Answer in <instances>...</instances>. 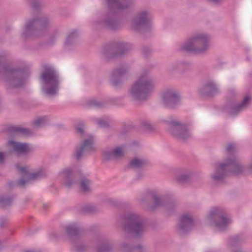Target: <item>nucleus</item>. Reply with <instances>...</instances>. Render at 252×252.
Segmentation results:
<instances>
[{
  "label": "nucleus",
  "mask_w": 252,
  "mask_h": 252,
  "mask_svg": "<svg viewBox=\"0 0 252 252\" xmlns=\"http://www.w3.org/2000/svg\"><path fill=\"white\" fill-rule=\"evenodd\" d=\"M8 59L6 52L0 53V73L5 77L7 88L9 90L22 88L25 86L29 75L27 67H13L4 64Z\"/></svg>",
  "instance_id": "obj_1"
},
{
  "label": "nucleus",
  "mask_w": 252,
  "mask_h": 252,
  "mask_svg": "<svg viewBox=\"0 0 252 252\" xmlns=\"http://www.w3.org/2000/svg\"><path fill=\"white\" fill-rule=\"evenodd\" d=\"M108 5V11L99 22L100 26L111 30L118 29L121 26L119 12L131 5L130 2L122 0H103Z\"/></svg>",
  "instance_id": "obj_2"
},
{
  "label": "nucleus",
  "mask_w": 252,
  "mask_h": 252,
  "mask_svg": "<svg viewBox=\"0 0 252 252\" xmlns=\"http://www.w3.org/2000/svg\"><path fill=\"white\" fill-rule=\"evenodd\" d=\"M42 68L43 71L40 76L41 89L48 95H55L59 89L58 74L53 67L48 64H44Z\"/></svg>",
  "instance_id": "obj_3"
},
{
  "label": "nucleus",
  "mask_w": 252,
  "mask_h": 252,
  "mask_svg": "<svg viewBox=\"0 0 252 252\" xmlns=\"http://www.w3.org/2000/svg\"><path fill=\"white\" fill-rule=\"evenodd\" d=\"M244 170V168L239 160L233 157L226 158L223 162L220 163L212 175V178L216 183H222L229 174H238L243 173Z\"/></svg>",
  "instance_id": "obj_4"
},
{
  "label": "nucleus",
  "mask_w": 252,
  "mask_h": 252,
  "mask_svg": "<svg viewBox=\"0 0 252 252\" xmlns=\"http://www.w3.org/2000/svg\"><path fill=\"white\" fill-rule=\"evenodd\" d=\"M210 47V36L205 33L196 34L182 44L179 50L181 52H190L196 54H205Z\"/></svg>",
  "instance_id": "obj_5"
},
{
  "label": "nucleus",
  "mask_w": 252,
  "mask_h": 252,
  "mask_svg": "<svg viewBox=\"0 0 252 252\" xmlns=\"http://www.w3.org/2000/svg\"><path fill=\"white\" fill-rule=\"evenodd\" d=\"M50 27L48 18L39 16L27 22L23 35L26 38L43 36L47 33Z\"/></svg>",
  "instance_id": "obj_6"
},
{
  "label": "nucleus",
  "mask_w": 252,
  "mask_h": 252,
  "mask_svg": "<svg viewBox=\"0 0 252 252\" xmlns=\"http://www.w3.org/2000/svg\"><path fill=\"white\" fill-rule=\"evenodd\" d=\"M121 226L132 238L140 237L142 234L141 216L136 213H131L122 218Z\"/></svg>",
  "instance_id": "obj_7"
},
{
  "label": "nucleus",
  "mask_w": 252,
  "mask_h": 252,
  "mask_svg": "<svg viewBox=\"0 0 252 252\" xmlns=\"http://www.w3.org/2000/svg\"><path fill=\"white\" fill-rule=\"evenodd\" d=\"M207 220L211 225L216 227L220 231L226 230L231 222V219L228 217L225 210L220 207L212 208L207 216Z\"/></svg>",
  "instance_id": "obj_8"
},
{
  "label": "nucleus",
  "mask_w": 252,
  "mask_h": 252,
  "mask_svg": "<svg viewBox=\"0 0 252 252\" xmlns=\"http://www.w3.org/2000/svg\"><path fill=\"white\" fill-rule=\"evenodd\" d=\"M153 66L143 70V103L148 101L155 91L156 84L154 78L150 75V70Z\"/></svg>",
  "instance_id": "obj_9"
},
{
  "label": "nucleus",
  "mask_w": 252,
  "mask_h": 252,
  "mask_svg": "<svg viewBox=\"0 0 252 252\" xmlns=\"http://www.w3.org/2000/svg\"><path fill=\"white\" fill-rule=\"evenodd\" d=\"M66 231L71 239L72 245L75 251L78 252H84L87 250V247L79 237L80 229L76 224L73 223L66 226Z\"/></svg>",
  "instance_id": "obj_10"
},
{
  "label": "nucleus",
  "mask_w": 252,
  "mask_h": 252,
  "mask_svg": "<svg viewBox=\"0 0 252 252\" xmlns=\"http://www.w3.org/2000/svg\"><path fill=\"white\" fill-rule=\"evenodd\" d=\"M145 194H150L154 201L153 204L149 205L148 209L154 211L160 207H164L167 211L173 209L175 207L174 203L172 201L168 200L167 198L161 195L156 194L152 192H145Z\"/></svg>",
  "instance_id": "obj_11"
},
{
  "label": "nucleus",
  "mask_w": 252,
  "mask_h": 252,
  "mask_svg": "<svg viewBox=\"0 0 252 252\" xmlns=\"http://www.w3.org/2000/svg\"><path fill=\"white\" fill-rule=\"evenodd\" d=\"M169 131L174 138L180 141H185L191 137L186 126L177 121L170 122Z\"/></svg>",
  "instance_id": "obj_12"
},
{
  "label": "nucleus",
  "mask_w": 252,
  "mask_h": 252,
  "mask_svg": "<svg viewBox=\"0 0 252 252\" xmlns=\"http://www.w3.org/2000/svg\"><path fill=\"white\" fill-rule=\"evenodd\" d=\"M128 50L127 44L120 42L113 46L105 47L103 50V54L107 59H113L124 56L127 54Z\"/></svg>",
  "instance_id": "obj_13"
},
{
  "label": "nucleus",
  "mask_w": 252,
  "mask_h": 252,
  "mask_svg": "<svg viewBox=\"0 0 252 252\" xmlns=\"http://www.w3.org/2000/svg\"><path fill=\"white\" fill-rule=\"evenodd\" d=\"M161 101L165 107L174 109L181 104V97L176 91L169 90L162 93Z\"/></svg>",
  "instance_id": "obj_14"
},
{
  "label": "nucleus",
  "mask_w": 252,
  "mask_h": 252,
  "mask_svg": "<svg viewBox=\"0 0 252 252\" xmlns=\"http://www.w3.org/2000/svg\"><path fill=\"white\" fill-rule=\"evenodd\" d=\"M153 16L152 12L143 10V38L149 37L153 30Z\"/></svg>",
  "instance_id": "obj_15"
},
{
  "label": "nucleus",
  "mask_w": 252,
  "mask_h": 252,
  "mask_svg": "<svg viewBox=\"0 0 252 252\" xmlns=\"http://www.w3.org/2000/svg\"><path fill=\"white\" fill-rule=\"evenodd\" d=\"M94 141L92 138L85 140L80 145L76 148L75 157L77 160L85 155L90 154L94 150L93 146Z\"/></svg>",
  "instance_id": "obj_16"
},
{
  "label": "nucleus",
  "mask_w": 252,
  "mask_h": 252,
  "mask_svg": "<svg viewBox=\"0 0 252 252\" xmlns=\"http://www.w3.org/2000/svg\"><path fill=\"white\" fill-rule=\"evenodd\" d=\"M251 99L250 95H247L241 103L236 105L226 104L224 106L223 109L230 115H236L247 107Z\"/></svg>",
  "instance_id": "obj_17"
},
{
  "label": "nucleus",
  "mask_w": 252,
  "mask_h": 252,
  "mask_svg": "<svg viewBox=\"0 0 252 252\" xmlns=\"http://www.w3.org/2000/svg\"><path fill=\"white\" fill-rule=\"evenodd\" d=\"M193 224V220L190 216L187 214L183 215L180 218L177 231L180 235H184L191 230Z\"/></svg>",
  "instance_id": "obj_18"
},
{
  "label": "nucleus",
  "mask_w": 252,
  "mask_h": 252,
  "mask_svg": "<svg viewBox=\"0 0 252 252\" xmlns=\"http://www.w3.org/2000/svg\"><path fill=\"white\" fill-rule=\"evenodd\" d=\"M129 94L133 101H140L142 98V77L140 76L131 85Z\"/></svg>",
  "instance_id": "obj_19"
},
{
  "label": "nucleus",
  "mask_w": 252,
  "mask_h": 252,
  "mask_svg": "<svg viewBox=\"0 0 252 252\" xmlns=\"http://www.w3.org/2000/svg\"><path fill=\"white\" fill-rule=\"evenodd\" d=\"M128 69L126 67H120L113 70L111 74V82L114 86H118L127 74Z\"/></svg>",
  "instance_id": "obj_20"
},
{
  "label": "nucleus",
  "mask_w": 252,
  "mask_h": 252,
  "mask_svg": "<svg viewBox=\"0 0 252 252\" xmlns=\"http://www.w3.org/2000/svg\"><path fill=\"white\" fill-rule=\"evenodd\" d=\"M124 150L123 146L117 147L113 149H107L103 151V156L106 160H114L124 156Z\"/></svg>",
  "instance_id": "obj_21"
},
{
  "label": "nucleus",
  "mask_w": 252,
  "mask_h": 252,
  "mask_svg": "<svg viewBox=\"0 0 252 252\" xmlns=\"http://www.w3.org/2000/svg\"><path fill=\"white\" fill-rule=\"evenodd\" d=\"M9 144L13 150L18 155H26L32 151V148L27 143H20L14 141H9Z\"/></svg>",
  "instance_id": "obj_22"
},
{
  "label": "nucleus",
  "mask_w": 252,
  "mask_h": 252,
  "mask_svg": "<svg viewBox=\"0 0 252 252\" xmlns=\"http://www.w3.org/2000/svg\"><path fill=\"white\" fill-rule=\"evenodd\" d=\"M199 92L202 95L211 96L217 94L219 93V90L214 82L208 81L199 89Z\"/></svg>",
  "instance_id": "obj_23"
},
{
  "label": "nucleus",
  "mask_w": 252,
  "mask_h": 252,
  "mask_svg": "<svg viewBox=\"0 0 252 252\" xmlns=\"http://www.w3.org/2000/svg\"><path fill=\"white\" fill-rule=\"evenodd\" d=\"M113 245L110 241L106 238H102L97 243L96 252H110L112 251Z\"/></svg>",
  "instance_id": "obj_24"
},
{
  "label": "nucleus",
  "mask_w": 252,
  "mask_h": 252,
  "mask_svg": "<svg viewBox=\"0 0 252 252\" xmlns=\"http://www.w3.org/2000/svg\"><path fill=\"white\" fill-rule=\"evenodd\" d=\"M46 176V173L44 170L39 169L37 171L30 174L26 180L20 179L18 182V185L20 186H24L26 183H28L31 180H35L41 179Z\"/></svg>",
  "instance_id": "obj_25"
},
{
  "label": "nucleus",
  "mask_w": 252,
  "mask_h": 252,
  "mask_svg": "<svg viewBox=\"0 0 252 252\" xmlns=\"http://www.w3.org/2000/svg\"><path fill=\"white\" fill-rule=\"evenodd\" d=\"M193 175V172L190 170H185L182 171L176 177L177 182L184 184L189 182Z\"/></svg>",
  "instance_id": "obj_26"
},
{
  "label": "nucleus",
  "mask_w": 252,
  "mask_h": 252,
  "mask_svg": "<svg viewBox=\"0 0 252 252\" xmlns=\"http://www.w3.org/2000/svg\"><path fill=\"white\" fill-rule=\"evenodd\" d=\"M62 174L65 179V185L67 188H70L76 183V181L71 170L66 169L63 170L62 172Z\"/></svg>",
  "instance_id": "obj_27"
},
{
  "label": "nucleus",
  "mask_w": 252,
  "mask_h": 252,
  "mask_svg": "<svg viewBox=\"0 0 252 252\" xmlns=\"http://www.w3.org/2000/svg\"><path fill=\"white\" fill-rule=\"evenodd\" d=\"M156 127L147 120H143V134H150L155 132Z\"/></svg>",
  "instance_id": "obj_28"
},
{
  "label": "nucleus",
  "mask_w": 252,
  "mask_h": 252,
  "mask_svg": "<svg viewBox=\"0 0 252 252\" xmlns=\"http://www.w3.org/2000/svg\"><path fill=\"white\" fill-rule=\"evenodd\" d=\"M142 28V12H139L132 20V29L136 32H140Z\"/></svg>",
  "instance_id": "obj_29"
},
{
  "label": "nucleus",
  "mask_w": 252,
  "mask_h": 252,
  "mask_svg": "<svg viewBox=\"0 0 252 252\" xmlns=\"http://www.w3.org/2000/svg\"><path fill=\"white\" fill-rule=\"evenodd\" d=\"M8 130L10 132L20 133L27 136L32 134V132L29 129L18 126H10L8 128Z\"/></svg>",
  "instance_id": "obj_30"
},
{
  "label": "nucleus",
  "mask_w": 252,
  "mask_h": 252,
  "mask_svg": "<svg viewBox=\"0 0 252 252\" xmlns=\"http://www.w3.org/2000/svg\"><path fill=\"white\" fill-rule=\"evenodd\" d=\"M91 181L87 179H83L80 183V189L82 191L87 193L91 191Z\"/></svg>",
  "instance_id": "obj_31"
},
{
  "label": "nucleus",
  "mask_w": 252,
  "mask_h": 252,
  "mask_svg": "<svg viewBox=\"0 0 252 252\" xmlns=\"http://www.w3.org/2000/svg\"><path fill=\"white\" fill-rule=\"evenodd\" d=\"M129 166L135 171H137L142 166V160L140 158H134L129 163Z\"/></svg>",
  "instance_id": "obj_32"
},
{
  "label": "nucleus",
  "mask_w": 252,
  "mask_h": 252,
  "mask_svg": "<svg viewBox=\"0 0 252 252\" xmlns=\"http://www.w3.org/2000/svg\"><path fill=\"white\" fill-rule=\"evenodd\" d=\"M49 119L47 116L39 117L35 120L33 123V126L35 127L43 126L48 122Z\"/></svg>",
  "instance_id": "obj_33"
},
{
  "label": "nucleus",
  "mask_w": 252,
  "mask_h": 252,
  "mask_svg": "<svg viewBox=\"0 0 252 252\" xmlns=\"http://www.w3.org/2000/svg\"><path fill=\"white\" fill-rule=\"evenodd\" d=\"M13 200L12 196H5L0 198V206L6 207L11 205Z\"/></svg>",
  "instance_id": "obj_34"
},
{
  "label": "nucleus",
  "mask_w": 252,
  "mask_h": 252,
  "mask_svg": "<svg viewBox=\"0 0 252 252\" xmlns=\"http://www.w3.org/2000/svg\"><path fill=\"white\" fill-rule=\"evenodd\" d=\"M153 49L149 46H145L143 47V59H148L152 56Z\"/></svg>",
  "instance_id": "obj_35"
},
{
  "label": "nucleus",
  "mask_w": 252,
  "mask_h": 252,
  "mask_svg": "<svg viewBox=\"0 0 252 252\" xmlns=\"http://www.w3.org/2000/svg\"><path fill=\"white\" fill-rule=\"evenodd\" d=\"M78 37V33L76 31H73L67 36L65 42L66 45H70L72 43H74Z\"/></svg>",
  "instance_id": "obj_36"
},
{
  "label": "nucleus",
  "mask_w": 252,
  "mask_h": 252,
  "mask_svg": "<svg viewBox=\"0 0 252 252\" xmlns=\"http://www.w3.org/2000/svg\"><path fill=\"white\" fill-rule=\"evenodd\" d=\"M242 241V239L239 236H235L229 238L228 245L231 247H235Z\"/></svg>",
  "instance_id": "obj_37"
},
{
  "label": "nucleus",
  "mask_w": 252,
  "mask_h": 252,
  "mask_svg": "<svg viewBox=\"0 0 252 252\" xmlns=\"http://www.w3.org/2000/svg\"><path fill=\"white\" fill-rule=\"evenodd\" d=\"M88 105L90 107H96V108H100V107H101L103 106V104L101 102L98 101L97 100L93 99V100H90L88 102Z\"/></svg>",
  "instance_id": "obj_38"
},
{
  "label": "nucleus",
  "mask_w": 252,
  "mask_h": 252,
  "mask_svg": "<svg viewBox=\"0 0 252 252\" xmlns=\"http://www.w3.org/2000/svg\"><path fill=\"white\" fill-rule=\"evenodd\" d=\"M83 211L87 213H94L96 211V208L92 205H86L83 207Z\"/></svg>",
  "instance_id": "obj_39"
},
{
  "label": "nucleus",
  "mask_w": 252,
  "mask_h": 252,
  "mask_svg": "<svg viewBox=\"0 0 252 252\" xmlns=\"http://www.w3.org/2000/svg\"><path fill=\"white\" fill-rule=\"evenodd\" d=\"M96 122L99 125V126L102 127H107L109 126V123L105 121L100 119H97L96 120Z\"/></svg>",
  "instance_id": "obj_40"
},
{
  "label": "nucleus",
  "mask_w": 252,
  "mask_h": 252,
  "mask_svg": "<svg viewBox=\"0 0 252 252\" xmlns=\"http://www.w3.org/2000/svg\"><path fill=\"white\" fill-rule=\"evenodd\" d=\"M226 152L228 154H232L235 152V147L232 143L228 145L226 148Z\"/></svg>",
  "instance_id": "obj_41"
},
{
  "label": "nucleus",
  "mask_w": 252,
  "mask_h": 252,
  "mask_svg": "<svg viewBox=\"0 0 252 252\" xmlns=\"http://www.w3.org/2000/svg\"><path fill=\"white\" fill-rule=\"evenodd\" d=\"M151 165V162L147 158H143V168H146Z\"/></svg>",
  "instance_id": "obj_42"
},
{
  "label": "nucleus",
  "mask_w": 252,
  "mask_h": 252,
  "mask_svg": "<svg viewBox=\"0 0 252 252\" xmlns=\"http://www.w3.org/2000/svg\"><path fill=\"white\" fill-rule=\"evenodd\" d=\"M16 168L18 172L23 174V175H26L27 174L26 168L25 167H20L18 165H16Z\"/></svg>",
  "instance_id": "obj_43"
},
{
  "label": "nucleus",
  "mask_w": 252,
  "mask_h": 252,
  "mask_svg": "<svg viewBox=\"0 0 252 252\" xmlns=\"http://www.w3.org/2000/svg\"><path fill=\"white\" fill-rule=\"evenodd\" d=\"M228 95L230 97H234L237 96V93L234 89H230L228 92Z\"/></svg>",
  "instance_id": "obj_44"
},
{
  "label": "nucleus",
  "mask_w": 252,
  "mask_h": 252,
  "mask_svg": "<svg viewBox=\"0 0 252 252\" xmlns=\"http://www.w3.org/2000/svg\"><path fill=\"white\" fill-rule=\"evenodd\" d=\"M76 128L77 132L80 134H83L84 133V125L82 123L79 124Z\"/></svg>",
  "instance_id": "obj_45"
},
{
  "label": "nucleus",
  "mask_w": 252,
  "mask_h": 252,
  "mask_svg": "<svg viewBox=\"0 0 252 252\" xmlns=\"http://www.w3.org/2000/svg\"><path fill=\"white\" fill-rule=\"evenodd\" d=\"M132 252H142V247L140 245L133 246L132 248Z\"/></svg>",
  "instance_id": "obj_46"
},
{
  "label": "nucleus",
  "mask_w": 252,
  "mask_h": 252,
  "mask_svg": "<svg viewBox=\"0 0 252 252\" xmlns=\"http://www.w3.org/2000/svg\"><path fill=\"white\" fill-rule=\"evenodd\" d=\"M41 6V3L38 1H34L32 5V8L34 9H38Z\"/></svg>",
  "instance_id": "obj_47"
},
{
  "label": "nucleus",
  "mask_w": 252,
  "mask_h": 252,
  "mask_svg": "<svg viewBox=\"0 0 252 252\" xmlns=\"http://www.w3.org/2000/svg\"><path fill=\"white\" fill-rule=\"evenodd\" d=\"M7 222V219L4 218L0 219V227H3Z\"/></svg>",
  "instance_id": "obj_48"
},
{
  "label": "nucleus",
  "mask_w": 252,
  "mask_h": 252,
  "mask_svg": "<svg viewBox=\"0 0 252 252\" xmlns=\"http://www.w3.org/2000/svg\"><path fill=\"white\" fill-rule=\"evenodd\" d=\"M215 4L219 5L221 3L223 0H208Z\"/></svg>",
  "instance_id": "obj_49"
},
{
  "label": "nucleus",
  "mask_w": 252,
  "mask_h": 252,
  "mask_svg": "<svg viewBox=\"0 0 252 252\" xmlns=\"http://www.w3.org/2000/svg\"><path fill=\"white\" fill-rule=\"evenodd\" d=\"M4 159V153L2 152H0V164L2 163Z\"/></svg>",
  "instance_id": "obj_50"
},
{
  "label": "nucleus",
  "mask_w": 252,
  "mask_h": 252,
  "mask_svg": "<svg viewBox=\"0 0 252 252\" xmlns=\"http://www.w3.org/2000/svg\"><path fill=\"white\" fill-rule=\"evenodd\" d=\"M179 64L178 63H175L172 64V69H176L177 68H178V65Z\"/></svg>",
  "instance_id": "obj_51"
},
{
  "label": "nucleus",
  "mask_w": 252,
  "mask_h": 252,
  "mask_svg": "<svg viewBox=\"0 0 252 252\" xmlns=\"http://www.w3.org/2000/svg\"><path fill=\"white\" fill-rule=\"evenodd\" d=\"M127 247V245L126 244V243H124L122 245V248L123 249H125V248H126V247Z\"/></svg>",
  "instance_id": "obj_52"
},
{
  "label": "nucleus",
  "mask_w": 252,
  "mask_h": 252,
  "mask_svg": "<svg viewBox=\"0 0 252 252\" xmlns=\"http://www.w3.org/2000/svg\"><path fill=\"white\" fill-rule=\"evenodd\" d=\"M8 186H9V187L10 188H11V186H12V183H11V182L9 183H8Z\"/></svg>",
  "instance_id": "obj_53"
},
{
  "label": "nucleus",
  "mask_w": 252,
  "mask_h": 252,
  "mask_svg": "<svg viewBox=\"0 0 252 252\" xmlns=\"http://www.w3.org/2000/svg\"><path fill=\"white\" fill-rule=\"evenodd\" d=\"M251 169L252 171V164H251Z\"/></svg>",
  "instance_id": "obj_54"
},
{
  "label": "nucleus",
  "mask_w": 252,
  "mask_h": 252,
  "mask_svg": "<svg viewBox=\"0 0 252 252\" xmlns=\"http://www.w3.org/2000/svg\"><path fill=\"white\" fill-rule=\"evenodd\" d=\"M137 178L138 179H140V177L139 176H138Z\"/></svg>",
  "instance_id": "obj_55"
}]
</instances>
